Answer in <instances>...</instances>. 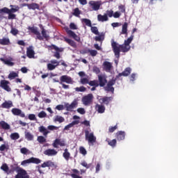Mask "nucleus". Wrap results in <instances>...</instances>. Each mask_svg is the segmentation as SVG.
Returning a JSON list of instances; mask_svg holds the SVG:
<instances>
[{"label": "nucleus", "instance_id": "4d7b16f0", "mask_svg": "<svg viewBox=\"0 0 178 178\" xmlns=\"http://www.w3.org/2000/svg\"><path fill=\"white\" fill-rule=\"evenodd\" d=\"M79 152L80 154H82V155H87V150L84 147H79Z\"/></svg>", "mask_w": 178, "mask_h": 178}, {"label": "nucleus", "instance_id": "f704fd0d", "mask_svg": "<svg viewBox=\"0 0 178 178\" xmlns=\"http://www.w3.org/2000/svg\"><path fill=\"white\" fill-rule=\"evenodd\" d=\"M28 9H32V10H35V9L38 10L40 9V5L36 3H30L29 5H28Z\"/></svg>", "mask_w": 178, "mask_h": 178}, {"label": "nucleus", "instance_id": "49530a36", "mask_svg": "<svg viewBox=\"0 0 178 178\" xmlns=\"http://www.w3.org/2000/svg\"><path fill=\"white\" fill-rule=\"evenodd\" d=\"M20 152L24 155H27V154H30V150L26 147H22L20 149Z\"/></svg>", "mask_w": 178, "mask_h": 178}, {"label": "nucleus", "instance_id": "c9c22d12", "mask_svg": "<svg viewBox=\"0 0 178 178\" xmlns=\"http://www.w3.org/2000/svg\"><path fill=\"white\" fill-rule=\"evenodd\" d=\"M129 24L127 22H124L122 27V31L120 32V34H125L126 37H127V27Z\"/></svg>", "mask_w": 178, "mask_h": 178}, {"label": "nucleus", "instance_id": "7ed1b4c3", "mask_svg": "<svg viewBox=\"0 0 178 178\" xmlns=\"http://www.w3.org/2000/svg\"><path fill=\"white\" fill-rule=\"evenodd\" d=\"M30 163H35L36 165H38V163H41V160L35 157H31L29 159L22 161L21 165L22 166H27V165Z\"/></svg>", "mask_w": 178, "mask_h": 178}, {"label": "nucleus", "instance_id": "2f4dec72", "mask_svg": "<svg viewBox=\"0 0 178 178\" xmlns=\"http://www.w3.org/2000/svg\"><path fill=\"white\" fill-rule=\"evenodd\" d=\"M0 44L1 45H10V40L8 39V38H3L2 39H0Z\"/></svg>", "mask_w": 178, "mask_h": 178}, {"label": "nucleus", "instance_id": "39448f33", "mask_svg": "<svg viewBox=\"0 0 178 178\" xmlns=\"http://www.w3.org/2000/svg\"><path fill=\"white\" fill-rule=\"evenodd\" d=\"M17 173L15 178H30V176L27 174V171L23 168H19L17 170Z\"/></svg>", "mask_w": 178, "mask_h": 178}, {"label": "nucleus", "instance_id": "393cba45", "mask_svg": "<svg viewBox=\"0 0 178 178\" xmlns=\"http://www.w3.org/2000/svg\"><path fill=\"white\" fill-rule=\"evenodd\" d=\"M97 20L98 22H108L109 20V18H108V15L104 14V15L99 14L97 15Z\"/></svg>", "mask_w": 178, "mask_h": 178}, {"label": "nucleus", "instance_id": "f257e3e1", "mask_svg": "<svg viewBox=\"0 0 178 178\" xmlns=\"http://www.w3.org/2000/svg\"><path fill=\"white\" fill-rule=\"evenodd\" d=\"M133 38H134V36L131 35L127 40H124V43L122 45H120L116 42H112L111 45L116 58L120 56V51L121 52H129L130 51V44H131Z\"/></svg>", "mask_w": 178, "mask_h": 178}, {"label": "nucleus", "instance_id": "4c0bfd02", "mask_svg": "<svg viewBox=\"0 0 178 178\" xmlns=\"http://www.w3.org/2000/svg\"><path fill=\"white\" fill-rule=\"evenodd\" d=\"M10 8H11V9H10V13H16V12H19L20 7H19V6H15V5H10Z\"/></svg>", "mask_w": 178, "mask_h": 178}, {"label": "nucleus", "instance_id": "680f3d73", "mask_svg": "<svg viewBox=\"0 0 178 178\" xmlns=\"http://www.w3.org/2000/svg\"><path fill=\"white\" fill-rule=\"evenodd\" d=\"M47 129L48 130H51V131H54V130H58L59 127L54 125H49L47 127Z\"/></svg>", "mask_w": 178, "mask_h": 178}, {"label": "nucleus", "instance_id": "f3484780", "mask_svg": "<svg viewBox=\"0 0 178 178\" xmlns=\"http://www.w3.org/2000/svg\"><path fill=\"white\" fill-rule=\"evenodd\" d=\"M115 79L111 80L108 83L107 86L105 87V90L106 91H111V92H113L115 91V89L113 88V86L115 85Z\"/></svg>", "mask_w": 178, "mask_h": 178}, {"label": "nucleus", "instance_id": "774afa93", "mask_svg": "<svg viewBox=\"0 0 178 178\" xmlns=\"http://www.w3.org/2000/svg\"><path fill=\"white\" fill-rule=\"evenodd\" d=\"M70 28L71 30H77V25L72 22L70 24Z\"/></svg>", "mask_w": 178, "mask_h": 178}, {"label": "nucleus", "instance_id": "09e8293b", "mask_svg": "<svg viewBox=\"0 0 178 178\" xmlns=\"http://www.w3.org/2000/svg\"><path fill=\"white\" fill-rule=\"evenodd\" d=\"M86 90H87V89L84 86H81L79 88V87L75 88V91H76L77 92H84V91H86Z\"/></svg>", "mask_w": 178, "mask_h": 178}, {"label": "nucleus", "instance_id": "2eb2a0df", "mask_svg": "<svg viewBox=\"0 0 178 178\" xmlns=\"http://www.w3.org/2000/svg\"><path fill=\"white\" fill-rule=\"evenodd\" d=\"M89 5L91 6L93 10H99V7L101 6V2L95 1H89Z\"/></svg>", "mask_w": 178, "mask_h": 178}, {"label": "nucleus", "instance_id": "ddd939ff", "mask_svg": "<svg viewBox=\"0 0 178 178\" xmlns=\"http://www.w3.org/2000/svg\"><path fill=\"white\" fill-rule=\"evenodd\" d=\"M1 88H3L6 91H11L10 87L9 86V84L10 83L6 80H1L0 82Z\"/></svg>", "mask_w": 178, "mask_h": 178}, {"label": "nucleus", "instance_id": "b1692460", "mask_svg": "<svg viewBox=\"0 0 178 178\" xmlns=\"http://www.w3.org/2000/svg\"><path fill=\"white\" fill-rule=\"evenodd\" d=\"M97 99L100 102V104H105L106 105H108L109 102H111V97H98Z\"/></svg>", "mask_w": 178, "mask_h": 178}, {"label": "nucleus", "instance_id": "69168bd1", "mask_svg": "<svg viewBox=\"0 0 178 178\" xmlns=\"http://www.w3.org/2000/svg\"><path fill=\"white\" fill-rule=\"evenodd\" d=\"M28 118L29 120H37V118H35V115L34 114H29Z\"/></svg>", "mask_w": 178, "mask_h": 178}, {"label": "nucleus", "instance_id": "412c9836", "mask_svg": "<svg viewBox=\"0 0 178 178\" xmlns=\"http://www.w3.org/2000/svg\"><path fill=\"white\" fill-rule=\"evenodd\" d=\"M42 168H58V165H56V164H54V162L51 161H48L44 162V163H42L41 165Z\"/></svg>", "mask_w": 178, "mask_h": 178}, {"label": "nucleus", "instance_id": "79ce46f5", "mask_svg": "<svg viewBox=\"0 0 178 178\" xmlns=\"http://www.w3.org/2000/svg\"><path fill=\"white\" fill-rule=\"evenodd\" d=\"M124 138V132L123 131H119L118 134H117V139L119 140V141H121V140H123Z\"/></svg>", "mask_w": 178, "mask_h": 178}, {"label": "nucleus", "instance_id": "e433bc0d", "mask_svg": "<svg viewBox=\"0 0 178 178\" xmlns=\"http://www.w3.org/2000/svg\"><path fill=\"white\" fill-rule=\"evenodd\" d=\"M53 120L55 123H56V122H58V123H63V122H65V118L60 115H56Z\"/></svg>", "mask_w": 178, "mask_h": 178}, {"label": "nucleus", "instance_id": "dca6fc26", "mask_svg": "<svg viewBox=\"0 0 178 178\" xmlns=\"http://www.w3.org/2000/svg\"><path fill=\"white\" fill-rule=\"evenodd\" d=\"M0 169L5 172L6 175H10V173H13V172H15V170L9 169V166L6 163L2 164Z\"/></svg>", "mask_w": 178, "mask_h": 178}, {"label": "nucleus", "instance_id": "4be33fe9", "mask_svg": "<svg viewBox=\"0 0 178 178\" xmlns=\"http://www.w3.org/2000/svg\"><path fill=\"white\" fill-rule=\"evenodd\" d=\"M13 107V102L10 100L5 101L1 104V108H4L5 109H9L10 108Z\"/></svg>", "mask_w": 178, "mask_h": 178}, {"label": "nucleus", "instance_id": "4468645a", "mask_svg": "<svg viewBox=\"0 0 178 178\" xmlns=\"http://www.w3.org/2000/svg\"><path fill=\"white\" fill-rule=\"evenodd\" d=\"M98 79L100 87H104L105 84H106V75L105 74H99L98 75Z\"/></svg>", "mask_w": 178, "mask_h": 178}, {"label": "nucleus", "instance_id": "a878e982", "mask_svg": "<svg viewBox=\"0 0 178 178\" xmlns=\"http://www.w3.org/2000/svg\"><path fill=\"white\" fill-rule=\"evenodd\" d=\"M104 69L106 70V72H111L112 70V63L105 61L103 63Z\"/></svg>", "mask_w": 178, "mask_h": 178}, {"label": "nucleus", "instance_id": "37998d69", "mask_svg": "<svg viewBox=\"0 0 178 178\" xmlns=\"http://www.w3.org/2000/svg\"><path fill=\"white\" fill-rule=\"evenodd\" d=\"M89 86H91L92 87H98L99 86V83H98V81L94 80L89 81Z\"/></svg>", "mask_w": 178, "mask_h": 178}, {"label": "nucleus", "instance_id": "ea45409f", "mask_svg": "<svg viewBox=\"0 0 178 178\" xmlns=\"http://www.w3.org/2000/svg\"><path fill=\"white\" fill-rule=\"evenodd\" d=\"M15 77H19V72H11L8 75L10 80H13Z\"/></svg>", "mask_w": 178, "mask_h": 178}, {"label": "nucleus", "instance_id": "5fc2aeb1", "mask_svg": "<svg viewBox=\"0 0 178 178\" xmlns=\"http://www.w3.org/2000/svg\"><path fill=\"white\" fill-rule=\"evenodd\" d=\"M91 31L96 35H98L99 34V32H98V28H97L96 26H92Z\"/></svg>", "mask_w": 178, "mask_h": 178}, {"label": "nucleus", "instance_id": "1a4fd4ad", "mask_svg": "<svg viewBox=\"0 0 178 178\" xmlns=\"http://www.w3.org/2000/svg\"><path fill=\"white\" fill-rule=\"evenodd\" d=\"M60 83H66L67 84H73L74 81L72 77L67 75H63L60 77Z\"/></svg>", "mask_w": 178, "mask_h": 178}, {"label": "nucleus", "instance_id": "7c9ffc66", "mask_svg": "<svg viewBox=\"0 0 178 178\" xmlns=\"http://www.w3.org/2000/svg\"><path fill=\"white\" fill-rule=\"evenodd\" d=\"M72 174H71V177L72 178H83L80 176V171L76 169L72 170Z\"/></svg>", "mask_w": 178, "mask_h": 178}, {"label": "nucleus", "instance_id": "e2e57ef3", "mask_svg": "<svg viewBox=\"0 0 178 178\" xmlns=\"http://www.w3.org/2000/svg\"><path fill=\"white\" fill-rule=\"evenodd\" d=\"M8 19L9 20H13V19H16V15L13 14V13H10Z\"/></svg>", "mask_w": 178, "mask_h": 178}, {"label": "nucleus", "instance_id": "5701e85b", "mask_svg": "<svg viewBox=\"0 0 178 178\" xmlns=\"http://www.w3.org/2000/svg\"><path fill=\"white\" fill-rule=\"evenodd\" d=\"M35 52H34V49L33 48L32 46L29 47L27 48V51H26V54L28 58H34V55H35Z\"/></svg>", "mask_w": 178, "mask_h": 178}, {"label": "nucleus", "instance_id": "0e129e2a", "mask_svg": "<svg viewBox=\"0 0 178 178\" xmlns=\"http://www.w3.org/2000/svg\"><path fill=\"white\" fill-rule=\"evenodd\" d=\"M88 52L91 55V56H97V54H98V51H97V50H88Z\"/></svg>", "mask_w": 178, "mask_h": 178}, {"label": "nucleus", "instance_id": "72a5a7b5", "mask_svg": "<svg viewBox=\"0 0 178 178\" xmlns=\"http://www.w3.org/2000/svg\"><path fill=\"white\" fill-rule=\"evenodd\" d=\"M63 156L67 161L70 159V152H69V149H64Z\"/></svg>", "mask_w": 178, "mask_h": 178}, {"label": "nucleus", "instance_id": "0eeeda50", "mask_svg": "<svg viewBox=\"0 0 178 178\" xmlns=\"http://www.w3.org/2000/svg\"><path fill=\"white\" fill-rule=\"evenodd\" d=\"M59 63H60L56 60H50L49 63H47V70H55V69L59 66Z\"/></svg>", "mask_w": 178, "mask_h": 178}, {"label": "nucleus", "instance_id": "f03ea898", "mask_svg": "<svg viewBox=\"0 0 178 178\" xmlns=\"http://www.w3.org/2000/svg\"><path fill=\"white\" fill-rule=\"evenodd\" d=\"M85 138L88 144H94L97 141V137L94 136V132L88 130L85 131Z\"/></svg>", "mask_w": 178, "mask_h": 178}, {"label": "nucleus", "instance_id": "aec40b11", "mask_svg": "<svg viewBox=\"0 0 178 178\" xmlns=\"http://www.w3.org/2000/svg\"><path fill=\"white\" fill-rule=\"evenodd\" d=\"M0 60L3 62V63L7 65V66H13L15 65V63H13V58L12 57H9L8 58H1Z\"/></svg>", "mask_w": 178, "mask_h": 178}, {"label": "nucleus", "instance_id": "9b49d317", "mask_svg": "<svg viewBox=\"0 0 178 178\" xmlns=\"http://www.w3.org/2000/svg\"><path fill=\"white\" fill-rule=\"evenodd\" d=\"M28 30H30L31 33H33L35 35H37L38 40H40V41L42 40V36H41V33H40V31H38V29L35 27H28Z\"/></svg>", "mask_w": 178, "mask_h": 178}, {"label": "nucleus", "instance_id": "052dcab7", "mask_svg": "<svg viewBox=\"0 0 178 178\" xmlns=\"http://www.w3.org/2000/svg\"><path fill=\"white\" fill-rule=\"evenodd\" d=\"M76 112H78V113H80V115L86 114V110L83 108H77Z\"/></svg>", "mask_w": 178, "mask_h": 178}, {"label": "nucleus", "instance_id": "9d476101", "mask_svg": "<svg viewBox=\"0 0 178 178\" xmlns=\"http://www.w3.org/2000/svg\"><path fill=\"white\" fill-rule=\"evenodd\" d=\"M59 145L60 147H65V145H66V143L63 140L56 138L52 143V146L54 148H59Z\"/></svg>", "mask_w": 178, "mask_h": 178}, {"label": "nucleus", "instance_id": "a211bd4d", "mask_svg": "<svg viewBox=\"0 0 178 178\" xmlns=\"http://www.w3.org/2000/svg\"><path fill=\"white\" fill-rule=\"evenodd\" d=\"M65 31L67 34L70 35V37H72V38H74L76 41H80V37L77 35L74 32H73L72 30H70L69 28H65Z\"/></svg>", "mask_w": 178, "mask_h": 178}, {"label": "nucleus", "instance_id": "58836bf2", "mask_svg": "<svg viewBox=\"0 0 178 178\" xmlns=\"http://www.w3.org/2000/svg\"><path fill=\"white\" fill-rule=\"evenodd\" d=\"M96 109L99 113H104L105 112V106L103 105L97 104Z\"/></svg>", "mask_w": 178, "mask_h": 178}, {"label": "nucleus", "instance_id": "c756f323", "mask_svg": "<svg viewBox=\"0 0 178 178\" xmlns=\"http://www.w3.org/2000/svg\"><path fill=\"white\" fill-rule=\"evenodd\" d=\"M39 131L40 133H42L43 136H44L45 137H47V136L49 134V131H48V129H47V128H45V127L44 126H41L39 127Z\"/></svg>", "mask_w": 178, "mask_h": 178}, {"label": "nucleus", "instance_id": "bf43d9fd", "mask_svg": "<svg viewBox=\"0 0 178 178\" xmlns=\"http://www.w3.org/2000/svg\"><path fill=\"white\" fill-rule=\"evenodd\" d=\"M65 40H66V42H67L68 44H70V45H71V47H73L74 48H75V47H76V43H75L73 40H70V39H66Z\"/></svg>", "mask_w": 178, "mask_h": 178}, {"label": "nucleus", "instance_id": "473e14b6", "mask_svg": "<svg viewBox=\"0 0 178 178\" xmlns=\"http://www.w3.org/2000/svg\"><path fill=\"white\" fill-rule=\"evenodd\" d=\"M25 138L28 141H33V140H34V135H33L31 132L25 131Z\"/></svg>", "mask_w": 178, "mask_h": 178}, {"label": "nucleus", "instance_id": "338daca9", "mask_svg": "<svg viewBox=\"0 0 178 178\" xmlns=\"http://www.w3.org/2000/svg\"><path fill=\"white\" fill-rule=\"evenodd\" d=\"M56 109H57V111H63V109H65V106L62 104L57 105Z\"/></svg>", "mask_w": 178, "mask_h": 178}, {"label": "nucleus", "instance_id": "cd10ccee", "mask_svg": "<svg viewBox=\"0 0 178 178\" xmlns=\"http://www.w3.org/2000/svg\"><path fill=\"white\" fill-rule=\"evenodd\" d=\"M0 127L1 129H3V130H9L10 129V125H9V124H8L5 121H1L0 122Z\"/></svg>", "mask_w": 178, "mask_h": 178}, {"label": "nucleus", "instance_id": "6e6552de", "mask_svg": "<svg viewBox=\"0 0 178 178\" xmlns=\"http://www.w3.org/2000/svg\"><path fill=\"white\" fill-rule=\"evenodd\" d=\"M79 76L81 77V84H89L90 79H88V76L86 75V72H79Z\"/></svg>", "mask_w": 178, "mask_h": 178}, {"label": "nucleus", "instance_id": "de8ad7c7", "mask_svg": "<svg viewBox=\"0 0 178 178\" xmlns=\"http://www.w3.org/2000/svg\"><path fill=\"white\" fill-rule=\"evenodd\" d=\"M9 149V145L8 143L3 144L0 146V151H5Z\"/></svg>", "mask_w": 178, "mask_h": 178}, {"label": "nucleus", "instance_id": "8fccbe9b", "mask_svg": "<svg viewBox=\"0 0 178 178\" xmlns=\"http://www.w3.org/2000/svg\"><path fill=\"white\" fill-rule=\"evenodd\" d=\"M104 38H105V36L104 35V34H100L98 36H96L95 38V40L96 41H104Z\"/></svg>", "mask_w": 178, "mask_h": 178}, {"label": "nucleus", "instance_id": "3c124183", "mask_svg": "<svg viewBox=\"0 0 178 178\" xmlns=\"http://www.w3.org/2000/svg\"><path fill=\"white\" fill-rule=\"evenodd\" d=\"M78 122L75 121V122H72L70 124H69L68 125H67L65 127V130H67L68 129H70V127H73L74 126H76V124H77Z\"/></svg>", "mask_w": 178, "mask_h": 178}, {"label": "nucleus", "instance_id": "20e7f679", "mask_svg": "<svg viewBox=\"0 0 178 178\" xmlns=\"http://www.w3.org/2000/svg\"><path fill=\"white\" fill-rule=\"evenodd\" d=\"M79 105V99H75L74 101L70 104L69 103H65L64 106L67 111H73L75 108Z\"/></svg>", "mask_w": 178, "mask_h": 178}, {"label": "nucleus", "instance_id": "864d4df0", "mask_svg": "<svg viewBox=\"0 0 178 178\" xmlns=\"http://www.w3.org/2000/svg\"><path fill=\"white\" fill-rule=\"evenodd\" d=\"M80 13H81V11L79 9V8H76L74 10V13H73L74 16L79 17V16H80Z\"/></svg>", "mask_w": 178, "mask_h": 178}, {"label": "nucleus", "instance_id": "f8f14e48", "mask_svg": "<svg viewBox=\"0 0 178 178\" xmlns=\"http://www.w3.org/2000/svg\"><path fill=\"white\" fill-rule=\"evenodd\" d=\"M11 112L15 116H20V118H25L26 116L22 110L17 108H12Z\"/></svg>", "mask_w": 178, "mask_h": 178}, {"label": "nucleus", "instance_id": "6e6d98bb", "mask_svg": "<svg viewBox=\"0 0 178 178\" xmlns=\"http://www.w3.org/2000/svg\"><path fill=\"white\" fill-rule=\"evenodd\" d=\"M38 118H40V119H42L44 118H47V113H45V111H41L38 113Z\"/></svg>", "mask_w": 178, "mask_h": 178}, {"label": "nucleus", "instance_id": "bb28decb", "mask_svg": "<svg viewBox=\"0 0 178 178\" xmlns=\"http://www.w3.org/2000/svg\"><path fill=\"white\" fill-rule=\"evenodd\" d=\"M131 73V68L130 67H127L122 73L119 74V77L124 76V77L129 76Z\"/></svg>", "mask_w": 178, "mask_h": 178}, {"label": "nucleus", "instance_id": "c03bdc74", "mask_svg": "<svg viewBox=\"0 0 178 178\" xmlns=\"http://www.w3.org/2000/svg\"><path fill=\"white\" fill-rule=\"evenodd\" d=\"M81 22L82 23H85L86 26H88V27H91V20L88 19H82Z\"/></svg>", "mask_w": 178, "mask_h": 178}, {"label": "nucleus", "instance_id": "c85d7f7f", "mask_svg": "<svg viewBox=\"0 0 178 178\" xmlns=\"http://www.w3.org/2000/svg\"><path fill=\"white\" fill-rule=\"evenodd\" d=\"M40 29H42V38H45V40H48L49 38V35L47 33V31L44 29V26H42L41 24L39 25Z\"/></svg>", "mask_w": 178, "mask_h": 178}, {"label": "nucleus", "instance_id": "6ab92c4d", "mask_svg": "<svg viewBox=\"0 0 178 178\" xmlns=\"http://www.w3.org/2000/svg\"><path fill=\"white\" fill-rule=\"evenodd\" d=\"M44 155H47V156H55L58 155V151L54 149H48L44 152Z\"/></svg>", "mask_w": 178, "mask_h": 178}, {"label": "nucleus", "instance_id": "a18cd8bd", "mask_svg": "<svg viewBox=\"0 0 178 178\" xmlns=\"http://www.w3.org/2000/svg\"><path fill=\"white\" fill-rule=\"evenodd\" d=\"M10 13V10L6 7H4L0 9L1 15H2V13H7V15H8Z\"/></svg>", "mask_w": 178, "mask_h": 178}, {"label": "nucleus", "instance_id": "13d9d810", "mask_svg": "<svg viewBox=\"0 0 178 178\" xmlns=\"http://www.w3.org/2000/svg\"><path fill=\"white\" fill-rule=\"evenodd\" d=\"M10 33L13 34V35H17V34H19V30H17L15 28L12 27Z\"/></svg>", "mask_w": 178, "mask_h": 178}, {"label": "nucleus", "instance_id": "603ef678", "mask_svg": "<svg viewBox=\"0 0 178 178\" xmlns=\"http://www.w3.org/2000/svg\"><path fill=\"white\" fill-rule=\"evenodd\" d=\"M38 141L40 143V144H42V143H47V139L44 136H38Z\"/></svg>", "mask_w": 178, "mask_h": 178}, {"label": "nucleus", "instance_id": "423d86ee", "mask_svg": "<svg viewBox=\"0 0 178 178\" xmlns=\"http://www.w3.org/2000/svg\"><path fill=\"white\" fill-rule=\"evenodd\" d=\"M94 96L92 95V94H88L82 98V103L86 106H88V105L91 104V102H92Z\"/></svg>", "mask_w": 178, "mask_h": 178}, {"label": "nucleus", "instance_id": "a19ab883", "mask_svg": "<svg viewBox=\"0 0 178 178\" xmlns=\"http://www.w3.org/2000/svg\"><path fill=\"white\" fill-rule=\"evenodd\" d=\"M11 140H19L20 138V135H19V133H13L10 136Z\"/></svg>", "mask_w": 178, "mask_h": 178}]
</instances>
